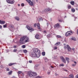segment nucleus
Instances as JSON below:
<instances>
[{
    "mask_svg": "<svg viewBox=\"0 0 78 78\" xmlns=\"http://www.w3.org/2000/svg\"><path fill=\"white\" fill-rule=\"evenodd\" d=\"M30 42V39L27 36H23L22 37L20 40L19 42L20 44H24L27 42Z\"/></svg>",
    "mask_w": 78,
    "mask_h": 78,
    "instance_id": "f257e3e1",
    "label": "nucleus"
},
{
    "mask_svg": "<svg viewBox=\"0 0 78 78\" xmlns=\"http://www.w3.org/2000/svg\"><path fill=\"white\" fill-rule=\"evenodd\" d=\"M34 53L32 54L33 57H36L37 56V58H39L41 56V51L37 49H34Z\"/></svg>",
    "mask_w": 78,
    "mask_h": 78,
    "instance_id": "f03ea898",
    "label": "nucleus"
},
{
    "mask_svg": "<svg viewBox=\"0 0 78 78\" xmlns=\"http://www.w3.org/2000/svg\"><path fill=\"white\" fill-rule=\"evenodd\" d=\"M27 76H28L31 78H41V77L39 76H37V73L32 72H29L27 73Z\"/></svg>",
    "mask_w": 78,
    "mask_h": 78,
    "instance_id": "7ed1b4c3",
    "label": "nucleus"
},
{
    "mask_svg": "<svg viewBox=\"0 0 78 78\" xmlns=\"http://www.w3.org/2000/svg\"><path fill=\"white\" fill-rule=\"evenodd\" d=\"M72 34H73V32L72 31H68L65 33V36L66 37H67L70 36V35Z\"/></svg>",
    "mask_w": 78,
    "mask_h": 78,
    "instance_id": "20e7f679",
    "label": "nucleus"
},
{
    "mask_svg": "<svg viewBox=\"0 0 78 78\" xmlns=\"http://www.w3.org/2000/svg\"><path fill=\"white\" fill-rule=\"evenodd\" d=\"M6 2L8 3H9V4H14V2H15V1L14 0H12V1L6 0Z\"/></svg>",
    "mask_w": 78,
    "mask_h": 78,
    "instance_id": "39448f33",
    "label": "nucleus"
},
{
    "mask_svg": "<svg viewBox=\"0 0 78 78\" xmlns=\"http://www.w3.org/2000/svg\"><path fill=\"white\" fill-rule=\"evenodd\" d=\"M27 29L30 31V32H32V31H34V29H33L31 28H30L28 25L27 26Z\"/></svg>",
    "mask_w": 78,
    "mask_h": 78,
    "instance_id": "423d86ee",
    "label": "nucleus"
},
{
    "mask_svg": "<svg viewBox=\"0 0 78 78\" xmlns=\"http://www.w3.org/2000/svg\"><path fill=\"white\" fill-rule=\"evenodd\" d=\"M54 27L55 28H58L60 27V24L59 23H57L55 24L54 26Z\"/></svg>",
    "mask_w": 78,
    "mask_h": 78,
    "instance_id": "0eeeda50",
    "label": "nucleus"
},
{
    "mask_svg": "<svg viewBox=\"0 0 78 78\" xmlns=\"http://www.w3.org/2000/svg\"><path fill=\"white\" fill-rule=\"evenodd\" d=\"M35 37L37 39H41L42 38V37H39V34H36L35 35Z\"/></svg>",
    "mask_w": 78,
    "mask_h": 78,
    "instance_id": "6e6552de",
    "label": "nucleus"
},
{
    "mask_svg": "<svg viewBox=\"0 0 78 78\" xmlns=\"http://www.w3.org/2000/svg\"><path fill=\"white\" fill-rule=\"evenodd\" d=\"M67 50L69 51H71V48L69 45H67Z\"/></svg>",
    "mask_w": 78,
    "mask_h": 78,
    "instance_id": "1a4fd4ad",
    "label": "nucleus"
},
{
    "mask_svg": "<svg viewBox=\"0 0 78 78\" xmlns=\"http://www.w3.org/2000/svg\"><path fill=\"white\" fill-rule=\"evenodd\" d=\"M61 58L62 61L64 62L65 63H66V60H65V58H64L63 57H61Z\"/></svg>",
    "mask_w": 78,
    "mask_h": 78,
    "instance_id": "9d476101",
    "label": "nucleus"
},
{
    "mask_svg": "<svg viewBox=\"0 0 78 78\" xmlns=\"http://www.w3.org/2000/svg\"><path fill=\"white\" fill-rule=\"evenodd\" d=\"M5 21L0 20V24L3 25V24H5Z\"/></svg>",
    "mask_w": 78,
    "mask_h": 78,
    "instance_id": "9b49d317",
    "label": "nucleus"
},
{
    "mask_svg": "<svg viewBox=\"0 0 78 78\" xmlns=\"http://www.w3.org/2000/svg\"><path fill=\"white\" fill-rule=\"evenodd\" d=\"M15 63H10L9 64V66H14Z\"/></svg>",
    "mask_w": 78,
    "mask_h": 78,
    "instance_id": "f8f14e48",
    "label": "nucleus"
},
{
    "mask_svg": "<svg viewBox=\"0 0 78 78\" xmlns=\"http://www.w3.org/2000/svg\"><path fill=\"white\" fill-rule=\"evenodd\" d=\"M69 76V78H74V76L73 74L70 75Z\"/></svg>",
    "mask_w": 78,
    "mask_h": 78,
    "instance_id": "ddd939ff",
    "label": "nucleus"
},
{
    "mask_svg": "<svg viewBox=\"0 0 78 78\" xmlns=\"http://www.w3.org/2000/svg\"><path fill=\"white\" fill-rule=\"evenodd\" d=\"M72 40H73V41H76V38L74 37H72L71 38Z\"/></svg>",
    "mask_w": 78,
    "mask_h": 78,
    "instance_id": "4468645a",
    "label": "nucleus"
},
{
    "mask_svg": "<svg viewBox=\"0 0 78 78\" xmlns=\"http://www.w3.org/2000/svg\"><path fill=\"white\" fill-rule=\"evenodd\" d=\"M61 44V43L60 42H58L56 43L55 45H57V46L58 45H60V44Z\"/></svg>",
    "mask_w": 78,
    "mask_h": 78,
    "instance_id": "2eb2a0df",
    "label": "nucleus"
},
{
    "mask_svg": "<svg viewBox=\"0 0 78 78\" xmlns=\"http://www.w3.org/2000/svg\"><path fill=\"white\" fill-rule=\"evenodd\" d=\"M29 3V4H30V5H31V6H33V3L31 1H30Z\"/></svg>",
    "mask_w": 78,
    "mask_h": 78,
    "instance_id": "dca6fc26",
    "label": "nucleus"
},
{
    "mask_svg": "<svg viewBox=\"0 0 78 78\" xmlns=\"http://www.w3.org/2000/svg\"><path fill=\"white\" fill-rule=\"evenodd\" d=\"M23 52L24 53H27V52H28V51H27V50H23Z\"/></svg>",
    "mask_w": 78,
    "mask_h": 78,
    "instance_id": "f3484780",
    "label": "nucleus"
},
{
    "mask_svg": "<svg viewBox=\"0 0 78 78\" xmlns=\"http://www.w3.org/2000/svg\"><path fill=\"white\" fill-rule=\"evenodd\" d=\"M71 11L72 12H75V9H71Z\"/></svg>",
    "mask_w": 78,
    "mask_h": 78,
    "instance_id": "a211bd4d",
    "label": "nucleus"
},
{
    "mask_svg": "<svg viewBox=\"0 0 78 78\" xmlns=\"http://www.w3.org/2000/svg\"><path fill=\"white\" fill-rule=\"evenodd\" d=\"M15 19L16 20H19V18L17 16L16 17Z\"/></svg>",
    "mask_w": 78,
    "mask_h": 78,
    "instance_id": "6ab92c4d",
    "label": "nucleus"
},
{
    "mask_svg": "<svg viewBox=\"0 0 78 78\" xmlns=\"http://www.w3.org/2000/svg\"><path fill=\"white\" fill-rule=\"evenodd\" d=\"M57 38H61L62 37L60 35H57L56 36Z\"/></svg>",
    "mask_w": 78,
    "mask_h": 78,
    "instance_id": "aec40b11",
    "label": "nucleus"
},
{
    "mask_svg": "<svg viewBox=\"0 0 78 78\" xmlns=\"http://www.w3.org/2000/svg\"><path fill=\"white\" fill-rule=\"evenodd\" d=\"M71 4L72 5H74V4H75V3H74V1H71L70 2Z\"/></svg>",
    "mask_w": 78,
    "mask_h": 78,
    "instance_id": "412c9836",
    "label": "nucleus"
},
{
    "mask_svg": "<svg viewBox=\"0 0 78 78\" xmlns=\"http://www.w3.org/2000/svg\"><path fill=\"white\" fill-rule=\"evenodd\" d=\"M42 54L43 56H45V52H42Z\"/></svg>",
    "mask_w": 78,
    "mask_h": 78,
    "instance_id": "4be33fe9",
    "label": "nucleus"
},
{
    "mask_svg": "<svg viewBox=\"0 0 78 78\" xmlns=\"http://www.w3.org/2000/svg\"><path fill=\"white\" fill-rule=\"evenodd\" d=\"M7 27V24H5V25H3L4 28H6Z\"/></svg>",
    "mask_w": 78,
    "mask_h": 78,
    "instance_id": "5701e85b",
    "label": "nucleus"
},
{
    "mask_svg": "<svg viewBox=\"0 0 78 78\" xmlns=\"http://www.w3.org/2000/svg\"><path fill=\"white\" fill-rule=\"evenodd\" d=\"M9 75H11V74L12 73V71H11L8 73Z\"/></svg>",
    "mask_w": 78,
    "mask_h": 78,
    "instance_id": "b1692460",
    "label": "nucleus"
},
{
    "mask_svg": "<svg viewBox=\"0 0 78 78\" xmlns=\"http://www.w3.org/2000/svg\"><path fill=\"white\" fill-rule=\"evenodd\" d=\"M76 64H72V67H75V66H76Z\"/></svg>",
    "mask_w": 78,
    "mask_h": 78,
    "instance_id": "393cba45",
    "label": "nucleus"
},
{
    "mask_svg": "<svg viewBox=\"0 0 78 78\" xmlns=\"http://www.w3.org/2000/svg\"><path fill=\"white\" fill-rule=\"evenodd\" d=\"M17 51V49H14L13 50V52H16V51Z\"/></svg>",
    "mask_w": 78,
    "mask_h": 78,
    "instance_id": "a878e982",
    "label": "nucleus"
},
{
    "mask_svg": "<svg viewBox=\"0 0 78 78\" xmlns=\"http://www.w3.org/2000/svg\"><path fill=\"white\" fill-rule=\"evenodd\" d=\"M22 73V71H19L18 73V74H20V73Z\"/></svg>",
    "mask_w": 78,
    "mask_h": 78,
    "instance_id": "bb28decb",
    "label": "nucleus"
},
{
    "mask_svg": "<svg viewBox=\"0 0 78 78\" xmlns=\"http://www.w3.org/2000/svg\"><path fill=\"white\" fill-rule=\"evenodd\" d=\"M58 48V47H55L54 48V50H56Z\"/></svg>",
    "mask_w": 78,
    "mask_h": 78,
    "instance_id": "cd10ccee",
    "label": "nucleus"
},
{
    "mask_svg": "<svg viewBox=\"0 0 78 78\" xmlns=\"http://www.w3.org/2000/svg\"><path fill=\"white\" fill-rule=\"evenodd\" d=\"M44 12H47V9H44Z\"/></svg>",
    "mask_w": 78,
    "mask_h": 78,
    "instance_id": "c85d7f7f",
    "label": "nucleus"
},
{
    "mask_svg": "<svg viewBox=\"0 0 78 78\" xmlns=\"http://www.w3.org/2000/svg\"><path fill=\"white\" fill-rule=\"evenodd\" d=\"M68 9H70V8H71V6L70 5L68 6Z\"/></svg>",
    "mask_w": 78,
    "mask_h": 78,
    "instance_id": "c756f323",
    "label": "nucleus"
},
{
    "mask_svg": "<svg viewBox=\"0 0 78 78\" xmlns=\"http://www.w3.org/2000/svg\"><path fill=\"white\" fill-rule=\"evenodd\" d=\"M21 5L22 6H25V4L24 3H22L21 4Z\"/></svg>",
    "mask_w": 78,
    "mask_h": 78,
    "instance_id": "7c9ffc66",
    "label": "nucleus"
},
{
    "mask_svg": "<svg viewBox=\"0 0 78 78\" xmlns=\"http://www.w3.org/2000/svg\"><path fill=\"white\" fill-rule=\"evenodd\" d=\"M22 47H23V48H25V47H26L25 46V45H23L22 46Z\"/></svg>",
    "mask_w": 78,
    "mask_h": 78,
    "instance_id": "2f4dec72",
    "label": "nucleus"
},
{
    "mask_svg": "<svg viewBox=\"0 0 78 78\" xmlns=\"http://www.w3.org/2000/svg\"><path fill=\"white\" fill-rule=\"evenodd\" d=\"M66 61H67V60H69V58H68V57H66Z\"/></svg>",
    "mask_w": 78,
    "mask_h": 78,
    "instance_id": "473e14b6",
    "label": "nucleus"
},
{
    "mask_svg": "<svg viewBox=\"0 0 78 78\" xmlns=\"http://www.w3.org/2000/svg\"><path fill=\"white\" fill-rule=\"evenodd\" d=\"M37 27H40V24L39 23H37Z\"/></svg>",
    "mask_w": 78,
    "mask_h": 78,
    "instance_id": "72a5a7b5",
    "label": "nucleus"
},
{
    "mask_svg": "<svg viewBox=\"0 0 78 78\" xmlns=\"http://www.w3.org/2000/svg\"><path fill=\"white\" fill-rule=\"evenodd\" d=\"M48 10V11H51V9H47Z\"/></svg>",
    "mask_w": 78,
    "mask_h": 78,
    "instance_id": "f704fd0d",
    "label": "nucleus"
},
{
    "mask_svg": "<svg viewBox=\"0 0 78 78\" xmlns=\"http://www.w3.org/2000/svg\"><path fill=\"white\" fill-rule=\"evenodd\" d=\"M6 71H9V68H7L6 69Z\"/></svg>",
    "mask_w": 78,
    "mask_h": 78,
    "instance_id": "c9c22d12",
    "label": "nucleus"
},
{
    "mask_svg": "<svg viewBox=\"0 0 78 78\" xmlns=\"http://www.w3.org/2000/svg\"><path fill=\"white\" fill-rule=\"evenodd\" d=\"M58 21H59V22H62V20H59Z\"/></svg>",
    "mask_w": 78,
    "mask_h": 78,
    "instance_id": "e433bc0d",
    "label": "nucleus"
},
{
    "mask_svg": "<svg viewBox=\"0 0 78 78\" xmlns=\"http://www.w3.org/2000/svg\"><path fill=\"white\" fill-rule=\"evenodd\" d=\"M60 66H64V64H61Z\"/></svg>",
    "mask_w": 78,
    "mask_h": 78,
    "instance_id": "4c0bfd02",
    "label": "nucleus"
},
{
    "mask_svg": "<svg viewBox=\"0 0 78 78\" xmlns=\"http://www.w3.org/2000/svg\"><path fill=\"white\" fill-rule=\"evenodd\" d=\"M26 1H27V2H28V3H29L31 1H30V0H26Z\"/></svg>",
    "mask_w": 78,
    "mask_h": 78,
    "instance_id": "58836bf2",
    "label": "nucleus"
},
{
    "mask_svg": "<svg viewBox=\"0 0 78 78\" xmlns=\"http://www.w3.org/2000/svg\"><path fill=\"white\" fill-rule=\"evenodd\" d=\"M48 61V60H47V59L46 58V59H45V62H47Z\"/></svg>",
    "mask_w": 78,
    "mask_h": 78,
    "instance_id": "ea45409f",
    "label": "nucleus"
},
{
    "mask_svg": "<svg viewBox=\"0 0 78 78\" xmlns=\"http://www.w3.org/2000/svg\"><path fill=\"white\" fill-rule=\"evenodd\" d=\"M48 75H50V72H48L47 73Z\"/></svg>",
    "mask_w": 78,
    "mask_h": 78,
    "instance_id": "a19ab883",
    "label": "nucleus"
},
{
    "mask_svg": "<svg viewBox=\"0 0 78 78\" xmlns=\"http://www.w3.org/2000/svg\"><path fill=\"white\" fill-rule=\"evenodd\" d=\"M43 33H47V32H46V30H44L43 31Z\"/></svg>",
    "mask_w": 78,
    "mask_h": 78,
    "instance_id": "79ce46f5",
    "label": "nucleus"
},
{
    "mask_svg": "<svg viewBox=\"0 0 78 78\" xmlns=\"http://www.w3.org/2000/svg\"><path fill=\"white\" fill-rule=\"evenodd\" d=\"M29 62L30 63H32V61H29Z\"/></svg>",
    "mask_w": 78,
    "mask_h": 78,
    "instance_id": "37998d69",
    "label": "nucleus"
},
{
    "mask_svg": "<svg viewBox=\"0 0 78 78\" xmlns=\"http://www.w3.org/2000/svg\"><path fill=\"white\" fill-rule=\"evenodd\" d=\"M38 27V30H40L41 29V27H40V26Z\"/></svg>",
    "mask_w": 78,
    "mask_h": 78,
    "instance_id": "c03bdc74",
    "label": "nucleus"
},
{
    "mask_svg": "<svg viewBox=\"0 0 78 78\" xmlns=\"http://www.w3.org/2000/svg\"><path fill=\"white\" fill-rule=\"evenodd\" d=\"M54 59H57V56H55Z\"/></svg>",
    "mask_w": 78,
    "mask_h": 78,
    "instance_id": "a18cd8bd",
    "label": "nucleus"
},
{
    "mask_svg": "<svg viewBox=\"0 0 78 78\" xmlns=\"http://www.w3.org/2000/svg\"><path fill=\"white\" fill-rule=\"evenodd\" d=\"M63 71H65L66 72H67V70H66V69H63Z\"/></svg>",
    "mask_w": 78,
    "mask_h": 78,
    "instance_id": "49530a36",
    "label": "nucleus"
},
{
    "mask_svg": "<svg viewBox=\"0 0 78 78\" xmlns=\"http://www.w3.org/2000/svg\"><path fill=\"white\" fill-rule=\"evenodd\" d=\"M76 78H78V75H76Z\"/></svg>",
    "mask_w": 78,
    "mask_h": 78,
    "instance_id": "de8ad7c7",
    "label": "nucleus"
},
{
    "mask_svg": "<svg viewBox=\"0 0 78 78\" xmlns=\"http://www.w3.org/2000/svg\"><path fill=\"white\" fill-rule=\"evenodd\" d=\"M34 27H36V24H35L34 25Z\"/></svg>",
    "mask_w": 78,
    "mask_h": 78,
    "instance_id": "09e8293b",
    "label": "nucleus"
},
{
    "mask_svg": "<svg viewBox=\"0 0 78 78\" xmlns=\"http://www.w3.org/2000/svg\"><path fill=\"white\" fill-rule=\"evenodd\" d=\"M64 49H67V47H66V46L64 47Z\"/></svg>",
    "mask_w": 78,
    "mask_h": 78,
    "instance_id": "8fccbe9b",
    "label": "nucleus"
},
{
    "mask_svg": "<svg viewBox=\"0 0 78 78\" xmlns=\"http://www.w3.org/2000/svg\"><path fill=\"white\" fill-rule=\"evenodd\" d=\"M72 50H73V51H75V48H73L72 49Z\"/></svg>",
    "mask_w": 78,
    "mask_h": 78,
    "instance_id": "3c124183",
    "label": "nucleus"
},
{
    "mask_svg": "<svg viewBox=\"0 0 78 78\" xmlns=\"http://www.w3.org/2000/svg\"><path fill=\"white\" fill-rule=\"evenodd\" d=\"M74 63H75V64H76L77 63L76 62H75V61H74Z\"/></svg>",
    "mask_w": 78,
    "mask_h": 78,
    "instance_id": "603ef678",
    "label": "nucleus"
},
{
    "mask_svg": "<svg viewBox=\"0 0 78 78\" xmlns=\"http://www.w3.org/2000/svg\"><path fill=\"white\" fill-rule=\"evenodd\" d=\"M76 10H78V7H76Z\"/></svg>",
    "mask_w": 78,
    "mask_h": 78,
    "instance_id": "864d4df0",
    "label": "nucleus"
},
{
    "mask_svg": "<svg viewBox=\"0 0 78 78\" xmlns=\"http://www.w3.org/2000/svg\"><path fill=\"white\" fill-rule=\"evenodd\" d=\"M77 34L78 35V29L77 30Z\"/></svg>",
    "mask_w": 78,
    "mask_h": 78,
    "instance_id": "5fc2aeb1",
    "label": "nucleus"
},
{
    "mask_svg": "<svg viewBox=\"0 0 78 78\" xmlns=\"http://www.w3.org/2000/svg\"><path fill=\"white\" fill-rule=\"evenodd\" d=\"M42 20L41 18H39V19L38 20Z\"/></svg>",
    "mask_w": 78,
    "mask_h": 78,
    "instance_id": "6e6d98bb",
    "label": "nucleus"
},
{
    "mask_svg": "<svg viewBox=\"0 0 78 78\" xmlns=\"http://www.w3.org/2000/svg\"><path fill=\"white\" fill-rule=\"evenodd\" d=\"M2 28V26L1 25H0V29H1Z\"/></svg>",
    "mask_w": 78,
    "mask_h": 78,
    "instance_id": "4d7b16f0",
    "label": "nucleus"
},
{
    "mask_svg": "<svg viewBox=\"0 0 78 78\" xmlns=\"http://www.w3.org/2000/svg\"><path fill=\"white\" fill-rule=\"evenodd\" d=\"M67 62L69 63V60H67Z\"/></svg>",
    "mask_w": 78,
    "mask_h": 78,
    "instance_id": "13d9d810",
    "label": "nucleus"
},
{
    "mask_svg": "<svg viewBox=\"0 0 78 78\" xmlns=\"http://www.w3.org/2000/svg\"><path fill=\"white\" fill-rule=\"evenodd\" d=\"M14 48H16V46H14Z\"/></svg>",
    "mask_w": 78,
    "mask_h": 78,
    "instance_id": "bf43d9fd",
    "label": "nucleus"
},
{
    "mask_svg": "<svg viewBox=\"0 0 78 78\" xmlns=\"http://www.w3.org/2000/svg\"><path fill=\"white\" fill-rule=\"evenodd\" d=\"M51 68H54V67L52 66H51Z\"/></svg>",
    "mask_w": 78,
    "mask_h": 78,
    "instance_id": "052dcab7",
    "label": "nucleus"
},
{
    "mask_svg": "<svg viewBox=\"0 0 78 78\" xmlns=\"http://www.w3.org/2000/svg\"><path fill=\"white\" fill-rule=\"evenodd\" d=\"M20 4H18V6H20Z\"/></svg>",
    "mask_w": 78,
    "mask_h": 78,
    "instance_id": "680f3d73",
    "label": "nucleus"
},
{
    "mask_svg": "<svg viewBox=\"0 0 78 78\" xmlns=\"http://www.w3.org/2000/svg\"><path fill=\"white\" fill-rule=\"evenodd\" d=\"M27 77V78H28V77Z\"/></svg>",
    "mask_w": 78,
    "mask_h": 78,
    "instance_id": "e2e57ef3",
    "label": "nucleus"
},
{
    "mask_svg": "<svg viewBox=\"0 0 78 78\" xmlns=\"http://www.w3.org/2000/svg\"><path fill=\"white\" fill-rule=\"evenodd\" d=\"M1 62H0V64Z\"/></svg>",
    "mask_w": 78,
    "mask_h": 78,
    "instance_id": "0e129e2a",
    "label": "nucleus"
},
{
    "mask_svg": "<svg viewBox=\"0 0 78 78\" xmlns=\"http://www.w3.org/2000/svg\"><path fill=\"white\" fill-rule=\"evenodd\" d=\"M38 19H39V18H38Z\"/></svg>",
    "mask_w": 78,
    "mask_h": 78,
    "instance_id": "69168bd1",
    "label": "nucleus"
}]
</instances>
